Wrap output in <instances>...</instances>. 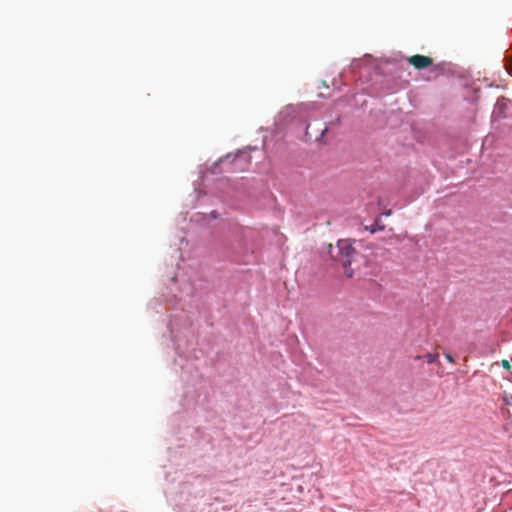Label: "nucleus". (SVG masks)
<instances>
[{
  "label": "nucleus",
  "mask_w": 512,
  "mask_h": 512,
  "mask_svg": "<svg viewBox=\"0 0 512 512\" xmlns=\"http://www.w3.org/2000/svg\"><path fill=\"white\" fill-rule=\"evenodd\" d=\"M328 252L330 256L340 262L344 268V274L348 278H352L354 275L353 269L350 268V265L356 255V250L352 246L350 240L342 239L337 242L336 246L329 245Z\"/></svg>",
  "instance_id": "nucleus-1"
},
{
  "label": "nucleus",
  "mask_w": 512,
  "mask_h": 512,
  "mask_svg": "<svg viewBox=\"0 0 512 512\" xmlns=\"http://www.w3.org/2000/svg\"><path fill=\"white\" fill-rule=\"evenodd\" d=\"M407 61L410 65H412L414 68H416L418 70L425 69V68L431 66L433 63V60L431 57L420 55V54L410 56L407 59Z\"/></svg>",
  "instance_id": "nucleus-2"
},
{
  "label": "nucleus",
  "mask_w": 512,
  "mask_h": 512,
  "mask_svg": "<svg viewBox=\"0 0 512 512\" xmlns=\"http://www.w3.org/2000/svg\"><path fill=\"white\" fill-rule=\"evenodd\" d=\"M384 225L380 224V220L376 219L375 224L371 226H365V230L370 231L371 233H375L376 231H382L384 230Z\"/></svg>",
  "instance_id": "nucleus-3"
},
{
  "label": "nucleus",
  "mask_w": 512,
  "mask_h": 512,
  "mask_svg": "<svg viewBox=\"0 0 512 512\" xmlns=\"http://www.w3.org/2000/svg\"><path fill=\"white\" fill-rule=\"evenodd\" d=\"M438 353H428L424 356L428 363H435L438 361Z\"/></svg>",
  "instance_id": "nucleus-4"
},
{
  "label": "nucleus",
  "mask_w": 512,
  "mask_h": 512,
  "mask_svg": "<svg viewBox=\"0 0 512 512\" xmlns=\"http://www.w3.org/2000/svg\"><path fill=\"white\" fill-rule=\"evenodd\" d=\"M501 365L504 369L509 370L511 368L510 362L506 359L501 361Z\"/></svg>",
  "instance_id": "nucleus-5"
},
{
  "label": "nucleus",
  "mask_w": 512,
  "mask_h": 512,
  "mask_svg": "<svg viewBox=\"0 0 512 512\" xmlns=\"http://www.w3.org/2000/svg\"><path fill=\"white\" fill-rule=\"evenodd\" d=\"M445 358L450 362V363H455V359L453 358V356L449 353L445 354Z\"/></svg>",
  "instance_id": "nucleus-6"
},
{
  "label": "nucleus",
  "mask_w": 512,
  "mask_h": 512,
  "mask_svg": "<svg viewBox=\"0 0 512 512\" xmlns=\"http://www.w3.org/2000/svg\"><path fill=\"white\" fill-rule=\"evenodd\" d=\"M421 358H422L421 356H417L415 359L420 360Z\"/></svg>",
  "instance_id": "nucleus-7"
}]
</instances>
